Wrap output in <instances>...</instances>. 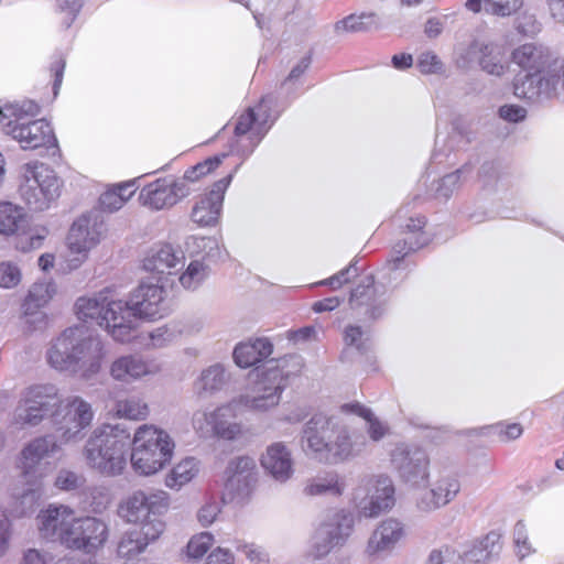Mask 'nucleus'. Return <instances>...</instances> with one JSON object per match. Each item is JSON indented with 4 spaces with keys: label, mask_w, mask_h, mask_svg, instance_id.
<instances>
[{
    "label": "nucleus",
    "mask_w": 564,
    "mask_h": 564,
    "mask_svg": "<svg viewBox=\"0 0 564 564\" xmlns=\"http://www.w3.org/2000/svg\"><path fill=\"white\" fill-rule=\"evenodd\" d=\"M39 113L40 106L33 100L7 104L0 107V128L23 150L57 148L52 126L44 119H33Z\"/></svg>",
    "instance_id": "20e7f679"
},
{
    "label": "nucleus",
    "mask_w": 564,
    "mask_h": 564,
    "mask_svg": "<svg viewBox=\"0 0 564 564\" xmlns=\"http://www.w3.org/2000/svg\"><path fill=\"white\" fill-rule=\"evenodd\" d=\"M20 270L10 263H0V286L12 288L20 282Z\"/></svg>",
    "instance_id": "338daca9"
},
{
    "label": "nucleus",
    "mask_w": 564,
    "mask_h": 564,
    "mask_svg": "<svg viewBox=\"0 0 564 564\" xmlns=\"http://www.w3.org/2000/svg\"><path fill=\"white\" fill-rule=\"evenodd\" d=\"M188 194L189 188L184 181L164 177L145 185L140 192L139 199L144 206L160 210L174 206Z\"/></svg>",
    "instance_id": "2eb2a0df"
},
{
    "label": "nucleus",
    "mask_w": 564,
    "mask_h": 564,
    "mask_svg": "<svg viewBox=\"0 0 564 564\" xmlns=\"http://www.w3.org/2000/svg\"><path fill=\"white\" fill-rule=\"evenodd\" d=\"M24 184L35 185L44 192V196L56 200L61 195L62 180L56 172L44 163H28L24 165Z\"/></svg>",
    "instance_id": "b1692460"
},
{
    "label": "nucleus",
    "mask_w": 564,
    "mask_h": 564,
    "mask_svg": "<svg viewBox=\"0 0 564 564\" xmlns=\"http://www.w3.org/2000/svg\"><path fill=\"white\" fill-rule=\"evenodd\" d=\"M169 510V497L164 491L135 490L120 506V516L129 523L164 532V514Z\"/></svg>",
    "instance_id": "0eeeda50"
},
{
    "label": "nucleus",
    "mask_w": 564,
    "mask_h": 564,
    "mask_svg": "<svg viewBox=\"0 0 564 564\" xmlns=\"http://www.w3.org/2000/svg\"><path fill=\"white\" fill-rule=\"evenodd\" d=\"M105 230L104 219L98 213L80 216L73 223L67 236L70 251L85 256L100 241Z\"/></svg>",
    "instance_id": "f3484780"
},
{
    "label": "nucleus",
    "mask_w": 564,
    "mask_h": 564,
    "mask_svg": "<svg viewBox=\"0 0 564 564\" xmlns=\"http://www.w3.org/2000/svg\"><path fill=\"white\" fill-rule=\"evenodd\" d=\"M94 412L88 402L80 397L62 399L57 408L52 412V423L58 433L61 442H69L76 438L80 432L90 425Z\"/></svg>",
    "instance_id": "9d476101"
},
{
    "label": "nucleus",
    "mask_w": 564,
    "mask_h": 564,
    "mask_svg": "<svg viewBox=\"0 0 564 564\" xmlns=\"http://www.w3.org/2000/svg\"><path fill=\"white\" fill-rule=\"evenodd\" d=\"M24 397L29 399L30 403L36 404L48 412L50 416H52V412H54L62 400L58 397L56 386L50 383L30 387Z\"/></svg>",
    "instance_id": "e433bc0d"
},
{
    "label": "nucleus",
    "mask_w": 564,
    "mask_h": 564,
    "mask_svg": "<svg viewBox=\"0 0 564 564\" xmlns=\"http://www.w3.org/2000/svg\"><path fill=\"white\" fill-rule=\"evenodd\" d=\"M108 533V525L101 519L95 517L75 518L70 534L66 538V547L83 551L87 554L95 553L104 546Z\"/></svg>",
    "instance_id": "ddd939ff"
},
{
    "label": "nucleus",
    "mask_w": 564,
    "mask_h": 564,
    "mask_svg": "<svg viewBox=\"0 0 564 564\" xmlns=\"http://www.w3.org/2000/svg\"><path fill=\"white\" fill-rule=\"evenodd\" d=\"M26 224L23 209L12 203H0V234L11 236L18 234Z\"/></svg>",
    "instance_id": "4c0bfd02"
},
{
    "label": "nucleus",
    "mask_w": 564,
    "mask_h": 564,
    "mask_svg": "<svg viewBox=\"0 0 564 564\" xmlns=\"http://www.w3.org/2000/svg\"><path fill=\"white\" fill-rule=\"evenodd\" d=\"M41 535L50 541H58L66 546V538L70 534L74 512L65 506H50L37 516Z\"/></svg>",
    "instance_id": "6ab92c4d"
},
{
    "label": "nucleus",
    "mask_w": 564,
    "mask_h": 564,
    "mask_svg": "<svg viewBox=\"0 0 564 564\" xmlns=\"http://www.w3.org/2000/svg\"><path fill=\"white\" fill-rule=\"evenodd\" d=\"M232 180V173L215 182L208 193L200 195L195 202L191 218L202 227H212L218 224L226 189Z\"/></svg>",
    "instance_id": "dca6fc26"
},
{
    "label": "nucleus",
    "mask_w": 564,
    "mask_h": 564,
    "mask_svg": "<svg viewBox=\"0 0 564 564\" xmlns=\"http://www.w3.org/2000/svg\"><path fill=\"white\" fill-rule=\"evenodd\" d=\"M228 376L223 365L216 364L205 369L195 388L198 394L204 392L213 393L220 390L227 382Z\"/></svg>",
    "instance_id": "a19ab883"
},
{
    "label": "nucleus",
    "mask_w": 564,
    "mask_h": 564,
    "mask_svg": "<svg viewBox=\"0 0 564 564\" xmlns=\"http://www.w3.org/2000/svg\"><path fill=\"white\" fill-rule=\"evenodd\" d=\"M214 542L209 532H202L194 535L187 543V555L192 558H200L206 554Z\"/></svg>",
    "instance_id": "6e6d98bb"
},
{
    "label": "nucleus",
    "mask_w": 564,
    "mask_h": 564,
    "mask_svg": "<svg viewBox=\"0 0 564 564\" xmlns=\"http://www.w3.org/2000/svg\"><path fill=\"white\" fill-rule=\"evenodd\" d=\"M164 289L158 284L140 283L129 296L128 301L117 300L110 306L113 317V339L124 343L130 339L131 332L137 328L139 319H154L161 317V303L164 299Z\"/></svg>",
    "instance_id": "39448f33"
},
{
    "label": "nucleus",
    "mask_w": 564,
    "mask_h": 564,
    "mask_svg": "<svg viewBox=\"0 0 564 564\" xmlns=\"http://www.w3.org/2000/svg\"><path fill=\"white\" fill-rule=\"evenodd\" d=\"M391 464L405 484L419 486L430 476V458L419 446L398 444L391 452Z\"/></svg>",
    "instance_id": "9b49d317"
},
{
    "label": "nucleus",
    "mask_w": 564,
    "mask_h": 564,
    "mask_svg": "<svg viewBox=\"0 0 564 564\" xmlns=\"http://www.w3.org/2000/svg\"><path fill=\"white\" fill-rule=\"evenodd\" d=\"M154 372L153 366L139 355H128L116 359L110 367L113 379L129 382Z\"/></svg>",
    "instance_id": "7c9ffc66"
},
{
    "label": "nucleus",
    "mask_w": 564,
    "mask_h": 564,
    "mask_svg": "<svg viewBox=\"0 0 564 564\" xmlns=\"http://www.w3.org/2000/svg\"><path fill=\"white\" fill-rule=\"evenodd\" d=\"M499 116L509 122H519L525 119V108L518 105H503L499 108Z\"/></svg>",
    "instance_id": "774afa93"
},
{
    "label": "nucleus",
    "mask_w": 564,
    "mask_h": 564,
    "mask_svg": "<svg viewBox=\"0 0 564 564\" xmlns=\"http://www.w3.org/2000/svg\"><path fill=\"white\" fill-rule=\"evenodd\" d=\"M341 410L347 413H354L358 416H361L367 420L369 423L368 433L370 435V438L373 441H380L387 433V427L382 425L381 422H379L372 414V412L360 405L359 403H352V404H344L341 405Z\"/></svg>",
    "instance_id": "49530a36"
},
{
    "label": "nucleus",
    "mask_w": 564,
    "mask_h": 564,
    "mask_svg": "<svg viewBox=\"0 0 564 564\" xmlns=\"http://www.w3.org/2000/svg\"><path fill=\"white\" fill-rule=\"evenodd\" d=\"M460 554L448 547L444 550H433L430 553L427 564H463Z\"/></svg>",
    "instance_id": "0e129e2a"
},
{
    "label": "nucleus",
    "mask_w": 564,
    "mask_h": 564,
    "mask_svg": "<svg viewBox=\"0 0 564 564\" xmlns=\"http://www.w3.org/2000/svg\"><path fill=\"white\" fill-rule=\"evenodd\" d=\"M273 345L268 338L249 339L239 343L232 352L234 360L240 368H249L271 356Z\"/></svg>",
    "instance_id": "cd10ccee"
},
{
    "label": "nucleus",
    "mask_w": 564,
    "mask_h": 564,
    "mask_svg": "<svg viewBox=\"0 0 564 564\" xmlns=\"http://www.w3.org/2000/svg\"><path fill=\"white\" fill-rule=\"evenodd\" d=\"M56 448V436L46 435L30 442L21 453V464L25 475H36L41 462Z\"/></svg>",
    "instance_id": "c85d7f7f"
},
{
    "label": "nucleus",
    "mask_w": 564,
    "mask_h": 564,
    "mask_svg": "<svg viewBox=\"0 0 564 564\" xmlns=\"http://www.w3.org/2000/svg\"><path fill=\"white\" fill-rule=\"evenodd\" d=\"M549 61V50L536 43H525L512 52V62L528 72L541 74Z\"/></svg>",
    "instance_id": "c756f323"
},
{
    "label": "nucleus",
    "mask_w": 564,
    "mask_h": 564,
    "mask_svg": "<svg viewBox=\"0 0 564 564\" xmlns=\"http://www.w3.org/2000/svg\"><path fill=\"white\" fill-rule=\"evenodd\" d=\"M47 415H50L48 412L30 403L29 399L23 397L14 411V422L21 426H36Z\"/></svg>",
    "instance_id": "c03bdc74"
},
{
    "label": "nucleus",
    "mask_w": 564,
    "mask_h": 564,
    "mask_svg": "<svg viewBox=\"0 0 564 564\" xmlns=\"http://www.w3.org/2000/svg\"><path fill=\"white\" fill-rule=\"evenodd\" d=\"M386 293L383 284H376L372 275H366L350 292V308L357 311L365 307L367 318L376 321L386 312Z\"/></svg>",
    "instance_id": "4468645a"
},
{
    "label": "nucleus",
    "mask_w": 564,
    "mask_h": 564,
    "mask_svg": "<svg viewBox=\"0 0 564 564\" xmlns=\"http://www.w3.org/2000/svg\"><path fill=\"white\" fill-rule=\"evenodd\" d=\"M473 164L465 163L456 171L444 175L436 183L435 197L437 199L447 200L454 192L459 187L463 177H467L473 172Z\"/></svg>",
    "instance_id": "ea45409f"
},
{
    "label": "nucleus",
    "mask_w": 564,
    "mask_h": 564,
    "mask_svg": "<svg viewBox=\"0 0 564 564\" xmlns=\"http://www.w3.org/2000/svg\"><path fill=\"white\" fill-rule=\"evenodd\" d=\"M478 65L488 75L497 77L505 75L508 68L499 47L492 43H484Z\"/></svg>",
    "instance_id": "58836bf2"
},
{
    "label": "nucleus",
    "mask_w": 564,
    "mask_h": 564,
    "mask_svg": "<svg viewBox=\"0 0 564 564\" xmlns=\"http://www.w3.org/2000/svg\"><path fill=\"white\" fill-rule=\"evenodd\" d=\"M52 297L50 293V285L44 283H36L30 289L26 305H34L36 307L45 305Z\"/></svg>",
    "instance_id": "69168bd1"
},
{
    "label": "nucleus",
    "mask_w": 564,
    "mask_h": 564,
    "mask_svg": "<svg viewBox=\"0 0 564 564\" xmlns=\"http://www.w3.org/2000/svg\"><path fill=\"white\" fill-rule=\"evenodd\" d=\"M288 360L269 359L263 364L261 379L257 383L256 394L243 397L245 404L251 409L265 411L279 404L281 393L288 386L291 372L284 371Z\"/></svg>",
    "instance_id": "6e6552de"
},
{
    "label": "nucleus",
    "mask_w": 564,
    "mask_h": 564,
    "mask_svg": "<svg viewBox=\"0 0 564 564\" xmlns=\"http://www.w3.org/2000/svg\"><path fill=\"white\" fill-rule=\"evenodd\" d=\"M184 252L170 243L152 247L143 259V269L156 274H172L184 265Z\"/></svg>",
    "instance_id": "5701e85b"
},
{
    "label": "nucleus",
    "mask_w": 564,
    "mask_h": 564,
    "mask_svg": "<svg viewBox=\"0 0 564 564\" xmlns=\"http://www.w3.org/2000/svg\"><path fill=\"white\" fill-rule=\"evenodd\" d=\"M208 276V268L200 261H192L180 275V283L184 289L196 290Z\"/></svg>",
    "instance_id": "3c124183"
},
{
    "label": "nucleus",
    "mask_w": 564,
    "mask_h": 564,
    "mask_svg": "<svg viewBox=\"0 0 564 564\" xmlns=\"http://www.w3.org/2000/svg\"><path fill=\"white\" fill-rule=\"evenodd\" d=\"M484 42L474 40L468 45H459L455 51L456 65L459 68H470L474 63L479 62Z\"/></svg>",
    "instance_id": "603ef678"
},
{
    "label": "nucleus",
    "mask_w": 564,
    "mask_h": 564,
    "mask_svg": "<svg viewBox=\"0 0 564 564\" xmlns=\"http://www.w3.org/2000/svg\"><path fill=\"white\" fill-rule=\"evenodd\" d=\"M502 549L501 535L495 531L477 540L473 546L465 552V558L468 562L479 564L488 563L496 558Z\"/></svg>",
    "instance_id": "2f4dec72"
},
{
    "label": "nucleus",
    "mask_w": 564,
    "mask_h": 564,
    "mask_svg": "<svg viewBox=\"0 0 564 564\" xmlns=\"http://www.w3.org/2000/svg\"><path fill=\"white\" fill-rule=\"evenodd\" d=\"M236 405L228 403L205 414L208 425L212 426L214 434L223 440L232 441L241 434V425L235 421Z\"/></svg>",
    "instance_id": "393cba45"
},
{
    "label": "nucleus",
    "mask_w": 564,
    "mask_h": 564,
    "mask_svg": "<svg viewBox=\"0 0 564 564\" xmlns=\"http://www.w3.org/2000/svg\"><path fill=\"white\" fill-rule=\"evenodd\" d=\"M115 412L119 417L144 420L149 413V409L140 399L131 397L124 400H118L115 405Z\"/></svg>",
    "instance_id": "09e8293b"
},
{
    "label": "nucleus",
    "mask_w": 564,
    "mask_h": 564,
    "mask_svg": "<svg viewBox=\"0 0 564 564\" xmlns=\"http://www.w3.org/2000/svg\"><path fill=\"white\" fill-rule=\"evenodd\" d=\"M541 76L549 99L564 95V57L549 62Z\"/></svg>",
    "instance_id": "c9c22d12"
},
{
    "label": "nucleus",
    "mask_w": 564,
    "mask_h": 564,
    "mask_svg": "<svg viewBox=\"0 0 564 564\" xmlns=\"http://www.w3.org/2000/svg\"><path fill=\"white\" fill-rule=\"evenodd\" d=\"M130 462L135 473L149 476L161 470L172 458L174 443L163 430L142 425L131 438Z\"/></svg>",
    "instance_id": "423d86ee"
},
{
    "label": "nucleus",
    "mask_w": 564,
    "mask_h": 564,
    "mask_svg": "<svg viewBox=\"0 0 564 564\" xmlns=\"http://www.w3.org/2000/svg\"><path fill=\"white\" fill-rule=\"evenodd\" d=\"M344 340L347 346H354L360 354L370 349L369 338H364V330L360 326L349 325L344 333Z\"/></svg>",
    "instance_id": "4d7b16f0"
},
{
    "label": "nucleus",
    "mask_w": 564,
    "mask_h": 564,
    "mask_svg": "<svg viewBox=\"0 0 564 564\" xmlns=\"http://www.w3.org/2000/svg\"><path fill=\"white\" fill-rule=\"evenodd\" d=\"M513 94L517 98L529 102H538L549 99L544 89L541 74L528 73L524 76L516 77L513 82Z\"/></svg>",
    "instance_id": "473e14b6"
},
{
    "label": "nucleus",
    "mask_w": 564,
    "mask_h": 564,
    "mask_svg": "<svg viewBox=\"0 0 564 564\" xmlns=\"http://www.w3.org/2000/svg\"><path fill=\"white\" fill-rule=\"evenodd\" d=\"M352 499L359 516L377 518L394 506V486L388 477H366L355 488Z\"/></svg>",
    "instance_id": "1a4fd4ad"
},
{
    "label": "nucleus",
    "mask_w": 564,
    "mask_h": 564,
    "mask_svg": "<svg viewBox=\"0 0 564 564\" xmlns=\"http://www.w3.org/2000/svg\"><path fill=\"white\" fill-rule=\"evenodd\" d=\"M356 261L351 262L348 267L340 270L333 276L319 282L321 285H328L333 290L339 289L343 284L348 283L351 279L358 275Z\"/></svg>",
    "instance_id": "13d9d810"
},
{
    "label": "nucleus",
    "mask_w": 564,
    "mask_h": 564,
    "mask_svg": "<svg viewBox=\"0 0 564 564\" xmlns=\"http://www.w3.org/2000/svg\"><path fill=\"white\" fill-rule=\"evenodd\" d=\"M264 471L280 484L286 482L294 474L291 449L283 442L269 445L260 459Z\"/></svg>",
    "instance_id": "aec40b11"
},
{
    "label": "nucleus",
    "mask_w": 564,
    "mask_h": 564,
    "mask_svg": "<svg viewBox=\"0 0 564 564\" xmlns=\"http://www.w3.org/2000/svg\"><path fill=\"white\" fill-rule=\"evenodd\" d=\"M57 9L66 15L63 20L65 29L72 26L83 7V0H54Z\"/></svg>",
    "instance_id": "052dcab7"
},
{
    "label": "nucleus",
    "mask_w": 564,
    "mask_h": 564,
    "mask_svg": "<svg viewBox=\"0 0 564 564\" xmlns=\"http://www.w3.org/2000/svg\"><path fill=\"white\" fill-rule=\"evenodd\" d=\"M162 532L139 527L124 532L118 543L117 553L120 557L131 560L145 551L150 543L161 536Z\"/></svg>",
    "instance_id": "bb28decb"
},
{
    "label": "nucleus",
    "mask_w": 564,
    "mask_h": 564,
    "mask_svg": "<svg viewBox=\"0 0 564 564\" xmlns=\"http://www.w3.org/2000/svg\"><path fill=\"white\" fill-rule=\"evenodd\" d=\"M113 302H117V300H109L102 295L99 297H79L75 304L76 314L84 322L95 321L97 325L105 327L113 337V330L116 329L113 317L120 316V314L110 312Z\"/></svg>",
    "instance_id": "412c9836"
},
{
    "label": "nucleus",
    "mask_w": 564,
    "mask_h": 564,
    "mask_svg": "<svg viewBox=\"0 0 564 564\" xmlns=\"http://www.w3.org/2000/svg\"><path fill=\"white\" fill-rule=\"evenodd\" d=\"M263 123L264 122H258V118L252 108H248L246 112L238 118L235 127V135L241 137L251 132L249 137L250 143L248 147H245L240 142L237 143L235 151L238 155L246 159L252 154L261 139L267 133L268 129H263Z\"/></svg>",
    "instance_id": "a878e982"
},
{
    "label": "nucleus",
    "mask_w": 564,
    "mask_h": 564,
    "mask_svg": "<svg viewBox=\"0 0 564 564\" xmlns=\"http://www.w3.org/2000/svg\"><path fill=\"white\" fill-rule=\"evenodd\" d=\"M105 357L100 337L85 325L66 328L52 340L46 352L48 365L83 380H90L101 369Z\"/></svg>",
    "instance_id": "f03ea898"
},
{
    "label": "nucleus",
    "mask_w": 564,
    "mask_h": 564,
    "mask_svg": "<svg viewBox=\"0 0 564 564\" xmlns=\"http://www.w3.org/2000/svg\"><path fill=\"white\" fill-rule=\"evenodd\" d=\"M416 66L423 74H436L443 69V63L437 55L431 51L420 54Z\"/></svg>",
    "instance_id": "e2e57ef3"
},
{
    "label": "nucleus",
    "mask_w": 564,
    "mask_h": 564,
    "mask_svg": "<svg viewBox=\"0 0 564 564\" xmlns=\"http://www.w3.org/2000/svg\"><path fill=\"white\" fill-rule=\"evenodd\" d=\"M344 489L345 484L338 474L329 471L308 479L303 492L310 497L325 495L339 497L343 495Z\"/></svg>",
    "instance_id": "72a5a7b5"
},
{
    "label": "nucleus",
    "mask_w": 564,
    "mask_h": 564,
    "mask_svg": "<svg viewBox=\"0 0 564 564\" xmlns=\"http://www.w3.org/2000/svg\"><path fill=\"white\" fill-rule=\"evenodd\" d=\"M301 444L319 463L335 465L358 456L366 445L362 435H352L339 417L314 414L301 431Z\"/></svg>",
    "instance_id": "f257e3e1"
},
{
    "label": "nucleus",
    "mask_w": 564,
    "mask_h": 564,
    "mask_svg": "<svg viewBox=\"0 0 564 564\" xmlns=\"http://www.w3.org/2000/svg\"><path fill=\"white\" fill-rule=\"evenodd\" d=\"M405 535L404 524L394 518L381 521L370 534L365 554L370 560H378L390 553Z\"/></svg>",
    "instance_id": "a211bd4d"
},
{
    "label": "nucleus",
    "mask_w": 564,
    "mask_h": 564,
    "mask_svg": "<svg viewBox=\"0 0 564 564\" xmlns=\"http://www.w3.org/2000/svg\"><path fill=\"white\" fill-rule=\"evenodd\" d=\"M513 543L519 560H523L535 552L529 541L527 525L522 520L518 521L513 528Z\"/></svg>",
    "instance_id": "5fc2aeb1"
},
{
    "label": "nucleus",
    "mask_w": 564,
    "mask_h": 564,
    "mask_svg": "<svg viewBox=\"0 0 564 564\" xmlns=\"http://www.w3.org/2000/svg\"><path fill=\"white\" fill-rule=\"evenodd\" d=\"M256 463L249 456H239L235 459L230 460L226 473L228 475V479L230 480V486L239 481V478L246 479V477H256Z\"/></svg>",
    "instance_id": "8fccbe9b"
},
{
    "label": "nucleus",
    "mask_w": 564,
    "mask_h": 564,
    "mask_svg": "<svg viewBox=\"0 0 564 564\" xmlns=\"http://www.w3.org/2000/svg\"><path fill=\"white\" fill-rule=\"evenodd\" d=\"M54 484L61 490H76L83 486L84 477L74 471L62 469L58 471Z\"/></svg>",
    "instance_id": "bf43d9fd"
},
{
    "label": "nucleus",
    "mask_w": 564,
    "mask_h": 564,
    "mask_svg": "<svg viewBox=\"0 0 564 564\" xmlns=\"http://www.w3.org/2000/svg\"><path fill=\"white\" fill-rule=\"evenodd\" d=\"M133 186V182L118 185L113 189H109L101 194L99 204L106 212L112 213L120 209L123 204L132 196L134 191H130L128 196H124L123 191L129 189Z\"/></svg>",
    "instance_id": "de8ad7c7"
},
{
    "label": "nucleus",
    "mask_w": 564,
    "mask_h": 564,
    "mask_svg": "<svg viewBox=\"0 0 564 564\" xmlns=\"http://www.w3.org/2000/svg\"><path fill=\"white\" fill-rule=\"evenodd\" d=\"M198 473V462L194 457H187L180 462L166 476L165 485L171 489H180L189 482Z\"/></svg>",
    "instance_id": "79ce46f5"
},
{
    "label": "nucleus",
    "mask_w": 564,
    "mask_h": 564,
    "mask_svg": "<svg viewBox=\"0 0 564 564\" xmlns=\"http://www.w3.org/2000/svg\"><path fill=\"white\" fill-rule=\"evenodd\" d=\"M131 447V426L127 423L97 427L85 445L87 464L104 476L121 475Z\"/></svg>",
    "instance_id": "7ed1b4c3"
},
{
    "label": "nucleus",
    "mask_w": 564,
    "mask_h": 564,
    "mask_svg": "<svg viewBox=\"0 0 564 564\" xmlns=\"http://www.w3.org/2000/svg\"><path fill=\"white\" fill-rule=\"evenodd\" d=\"M354 529V517L344 510L335 512L321 525L315 535L313 555L326 556L334 547L346 543Z\"/></svg>",
    "instance_id": "f8f14e48"
},
{
    "label": "nucleus",
    "mask_w": 564,
    "mask_h": 564,
    "mask_svg": "<svg viewBox=\"0 0 564 564\" xmlns=\"http://www.w3.org/2000/svg\"><path fill=\"white\" fill-rule=\"evenodd\" d=\"M430 242V236L426 232H421L419 237H404L401 240H398L392 248V259L391 262L393 264V269L399 268V263L403 260V258L409 253L416 251Z\"/></svg>",
    "instance_id": "a18cd8bd"
},
{
    "label": "nucleus",
    "mask_w": 564,
    "mask_h": 564,
    "mask_svg": "<svg viewBox=\"0 0 564 564\" xmlns=\"http://www.w3.org/2000/svg\"><path fill=\"white\" fill-rule=\"evenodd\" d=\"M256 482V477L239 478V481L230 486V480L226 481V490L231 496V499L242 500L247 498Z\"/></svg>",
    "instance_id": "680f3d73"
},
{
    "label": "nucleus",
    "mask_w": 564,
    "mask_h": 564,
    "mask_svg": "<svg viewBox=\"0 0 564 564\" xmlns=\"http://www.w3.org/2000/svg\"><path fill=\"white\" fill-rule=\"evenodd\" d=\"M465 6L474 13L484 10L491 15L508 18L518 13L523 6V0H467Z\"/></svg>",
    "instance_id": "f704fd0d"
},
{
    "label": "nucleus",
    "mask_w": 564,
    "mask_h": 564,
    "mask_svg": "<svg viewBox=\"0 0 564 564\" xmlns=\"http://www.w3.org/2000/svg\"><path fill=\"white\" fill-rule=\"evenodd\" d=\"M379 29V21L375 13H361L360 15L350 14L336 22L335 31L346 32H370Z\"/></svg>",
    "instance_id": "37998d69"
},
{
    "label": "nucleus",
    "mask_w": 564,
    "mask_h": 564,
    "mask_svg": "<svg viewBox=\"0 0 564 564\" xmlns=\"http://www.w3.org/2000/svg\"><path fill=\"white\" fill-rule=\"evenodd\" d=\"M460 490V484L454 476L446 475L434 481L429 490L421 494L416 506L421 511L431 512L440 509L455 499Z\"/></svg>",
    "instance_id": "4be33fe9"
},
{
    "label": "nucleus",
    "mask_w": 564,
    "mask_h": 564,
    "mask_svg": "<svg viewBox=\"0 0 564 564\" xmlns=\"http://www.w3.org/2000/svg\"><path fill=\"white\" fill-rule=\"evenodd\" d=\"M20 193L30 209L35 212H42L50 207L53 202L51 198L44 196V192L35 185L22 184L20 186Z\"/></svg>",
    "instance_id": "864d4df0"
}]
</instances>
